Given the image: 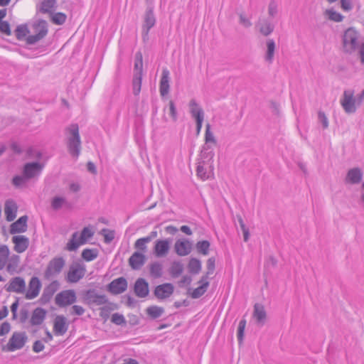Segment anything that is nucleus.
<instances>
[{
  "label": "nucleus",
  "mask_w": 364,
  "mask_h": 364,
  "mask_svg": "<svg viewBox=\"0 0 364 364\" xmlns=\"http://www.w3.org/2000/svg\"><path fill=\"white\" fill-rule=\"evenodd\" d=\"M214 152L213 151H206L205 150L201 152V161L198 163L197 167V176L203 181H205L213 178L214 166H213Z\"/></svg>",
  "instance_id": "1"
},
{
  "label": "nucleus",
  "mask_w": 364,
  "mask_h": 364,
  "mask_svg": "<svg viewBox=\"0 0 364 364\" xmlns=\"http://www.w3.org/2000/svg\"><path fill=\"white\" fill-rule=\"evenodd\" d=\"M94 235V231L91 227H85L80 233L76 232L72 235L71 239L66 245V249L68 251H75L80 246L85 244L89 239Z\"/></svg>",
  "instance_id": "2"
},
{
  "label": "nucleus",
  "mask_w": 364,
  "mask_h": 364,
  "mask_svg": "<svg viewBox=\"0 0 364 364\" xmlns=\"http://www.w3.org/2000/svg\"><path fill=\"white\" fill-rule=\"evenodd\" d=\"M19 257L13 255L10 256V251L6 245H0V269L6 267L8 271H12L18 266Z\"/></svg>",
  "instance_id": "3"
},
{
  "label": "nucleus",
  "mask_w": 364,
  "mask_h": 364,
  "mask_svg": "<svg viewBox=\"0 0 364 364\" xmlns=\"http://www.w3.org/2000/svg\"><path fill=\"white\" fill-rule=\"evenodd\" d=\"M31 33L27 38V44H34L43 39L48 33V28L44 21H39L32 26Z\"/></svg>",
  "instance_id": "4"
},
{
  "label": "nucleus",
  "mask_w": 364,
  "mask_h": 364,
  "mask_svg": "<svg viewBox=\"0 0 364 364\" xmlns=\"http://www.w3.org/2000/svg\"><path fill=\"white\" fill-rule=\"evenodd\" d=\"M358 40L357 31L353 28H348L344 33L343 37V49L346 53H352L355 50Z\"/></svg>",
  "instance_id": "5"
},
{
  "label": "nucleus",
  "mask_w": 364,
  "mask_h": 364,
  "mask_svg": "<svg viewBox=\"0 0 364 364\" xmlns=\"http://www.w3.org/2000/svg\"><path fill=\"white\" fill-rule=\"evenodd\" d=\"M70 134L68 142V147L70 153L77 156L80 153V140L79 136V128L77 124H72L68 128Z\"/></svg>",
  "instance_id": "6"
},
{
  "label": "nucleus",
  "mask_w": 364,
  "mask_h": 364,
  "mask_svg": "<svg viewBox=\"0 0 364 364\" xmlns=\"http://www.w3.org/2000/svg\"><path fill=\"white\" fill-rule=\"evenodd\" d=\"M77 296L74 290H64L58 293L55 297V304L60 307H65L74 304Z\"/></svg>",
  "instance_id": "7"
},
{
  "label": "nucleus",
  "mask_w": 364,
  "mask_h": 364,
  "mask_svg": "<svg viewBox=\"0 0 364 364\" xmlns=\"http://www.w3.org/2000/svg\"><path fill=\"white\" fill-rule=\"evenodd\" d=\"M341 105L346 112L350 114L356 111V102L354 97V92L346 90L343 92V98L341 100Z\"/></svg>",
  "instance_id": "8"
},
{
  "label": "nucleus",
  "mask_w": 364,
  "mask_h": 364,
  "mask_svg": "<svg viewBox=\"0 0 364 364\" xmlns=\"http://www.w3.org/2000/svg\"><path fill=\"white\" fill-rule=\"evenodd\" d=\"M85 272V266L80 264H75L70 267L68 272L67 280L70 283L77 282L84 277Z\"/></svg>",
  "instance_id": "9"
},
{
  "label": "nucleus",
  "mask_w": 364,
  "mask_h": 364,
  "mask_svg": "<svg viewBox=\"0 0 364 364\" xmlns=\"http://www.w3.org/2000/svg\"><path fill=\"white\" fill-rule=\"evenodd\" d=\"M189 106L191 113L196 121V134L198 136L202 128V124L204 117L203 112L194 100H191L190 102Z\"/></svg>",
  "instance_id": "10"
},
{
  "label": "nucleus",
  "mask_w": 364,
  "mask_h": 364,
  "mask_svg": "<svg viewBox=\"0 0 364 364\" xmlns=\"http://www.w3.org/2000/svg\"><path fill=\"white\" fill-rule=\"evenodd\" d=\"M43 167L42 164L28 163L23 167V174L28 179L36 177L41 173Z\"/></svg>",
  "instance_id": "11"
},
{
  "label": "nucleus",
  "mask_w": 364,
  "mask_h": 364,
  "mask_svg": "<svg viewBox=\"0 0 364 364\" xmlns=\"http://www.w3.org/2000/svg\"><path fill=\"white\" fill-rule=\"evenodd\" d=\"M41 289V283L38 278L33 277L31 279L28 289L26 292V298L33 299L37 297Z\"/></svg>",
  "instance_id": "12"
},
{
  "label": "nucleus",
  "mask_w": 364,
  "mask_h": 364,
  "mask_svg": "<svg viewBox=\"0 0 364 364\" xmlns=\"http://www.w3.org/2000/svg\"><path fill=\"white\" fill-rule=\"evenodd\" d=\"M26 337L24 333H14L8 343V350L14 351L21 348L26 342Z\"/></svg>",
  "instance_id": "13"
},
{
  "label": "nucleus",
  "mask_w": 364,
  "mask_h": 364,
  "mask_svg": "<svg viewBox=\"0 0 364 364\" xmlns=\"http://www.w3.org/2000/svg\"><path fill=\"white\" fill-rule=\"evenodd\" d=\"M170 250V241L166 240H158L155 242L154 252L157 257H162L167 255Z\"/></svg>",
  "instance_id": "14"
},
{
  "label": "nucleus",
  "mask_w": 364,
  "mask_h": 364,
  "mask_svg": "<svg viewBox=\"0 0 364 364\" xmlns=\"http://www.w3.org/2000/svg\"><path fill=\"white\" fill-rule=\"evenodd\" d=\"M173 289L174 287L171 284H163L155 288L154 295L159 299H164L169 297L173 294Z\"/></svg>",
  "instance_id": "15"
},
{
  "label": "nucleus",
  "mask_w": 364,
  "mask_h": 364,
  "mask_svg": "<svg viewBox=\"0 0 364 364\" xmlns=\"http://www.w3.org/2000/svg\"><path fill=\"white\" fill-rule=\"evenodd\" d=\"M14 243V249L18 253L24 252L28 247L29 240L24 235L14 236L11 239Z\"/></svg>",
  "instance_id": "16"
},
{
  "label": "nucleus",
  "mask_w": 364,
  "mask_h": 364,
  "mask_svg": "<svg viewBox=\"0 0 364 364\" xmlns=\"http://www.w3.org/2000/svg\"><path fill=\"white\" fill-rule=\"evenodd\" d=\"M127 280L123 277L116 279L109 284V290L114 294H119L124 292L127 289Z\"/></svg>",
  "instance_id": "17"
},
{
  "label": "nucleus",
  "mask_w": 364,
  "mask_h": 364,
  "mask_svg": "<svg viewBox=\"0 0 364 364\" xmlns=\"http://www.w3.org/2000/svg\"><path fill=\"white\" fill-rule=\"evenodd\" d=\"M65 265V261L63 258H54L52 259L47 268L46 274L49 276L58 274Z\"/></svg>",
  "instance_id": "18"
},
{
  "label": "nucleus",
  "mask_w": 364,
  "mask_h": 364,
  "mask_svg": "<svg viewBox=\"0 0 364 364\" xmlns=\"http://www.w3.org/2000/svg\"><path fill=\"white\" fill-rule=\"evenodd\" d=\"M68 330L66 319L63 316H57L53 323V332L57 336H62Z\"/></svg>",
  "instance_id": "19"
},
{
  "label": "nucleus",
  "mask_w": 364,
  "mask_h": 364,
  "mask_svg": "<svg viewBox=\"0 0 364 364\" xmlns=\"http://www.w3.org/2000/svg\"><path fill=\"white\" fill-rule=\"evenodd\" d=\"M174 247L178 255L186 256L191 252L192 245L187 240H179L175 243Z\"/></svg>",
  "instance_id": "20"
},
{
  "label": "nucleus",
  "mask_w": 364,
  "mask_h": 364,
  "mask_svg": "<svg viewBox=\"0 0 364 364\" xmlns=\"http://www.w3.org/2000/svg\"><path fill=\"white\" fill-rule=\"evenodd\" d=\"M149 284L144 279H139L134 284V292L137 296L144 298L149 294Z\"/></svg>",
  "instance_id": "21"
},
{
  "label": "nucleus",
  "mask_w": 364,
  "mask_h": 364,
  "mask_svg": "<svg viewBox=\"0 0 364 364\" xmlns=\"http://www.w3.org/2000/svg\"><path fill=\"white\" fill-rule=\"evenodd\" d=\"M146 257L142 252H136L129 258V265L134 269H139L145 262Z\"/></svg>",
  "instance_id": "22"
},
{
  "label": "nucleus",
  "mask_w": 364,
  "mask_h": 364,
  "mask_svg": "<svg viewBox=\"0 0 364 364\" xmlns=\"http://www.w3.org/2000/svg\"><path fill=\"white\" fill-rule=\"evenodd\" d=\"M26 284L23 279L21 277H15L13 279L7 288L9 291H14L21 293L25 290Z\"/></svg>",
  "instance_id": "23"
},
{
  "label": "nucleus",
  "mask_w": 364,
  "mask_h": 364,
  "mask_svg": "<svg viewBox=\"0 0 364 364\" xmlns=\"http://www.w3.org/2000/svg\"><path fill=\"white\" fill-rule=\"evenodd\" d=\"M18 207L12 200H8L5 203L4 213L8 221L14 220L16 217Z\"/></svg>",
  "instance_id": "24"
},
{
  "label": "nucleus",
  "mask_w": 364,
  "mask_h": 364,
  "mask_svg": "<svg viewBox=\"0 0 364 364\" xmlns=\"http://www.w3.org/2000/svg\"><path fill=\"white\" fill-rule=\"evenodd\" d=\"M27 228V217L22 216L17 221L11 225L10 232L11 234L23 232Z\"/></svg>",
  "instance_id": "25"
},
{
  "label": "nucleus",
  "mask_w": 364,
  "mask_h": 364,
  "mask_svg": "<svg viewBox=\"0 0 364 364\" xmlns=\"http://www.w3.org/2000/svg\"><path fill=\"white\" fill-rule=\"evenodd\" d=\"M169 91V72L167 69H164L160 82V93L165 96Z\"/></svg>",
  "instance_id": "26"
},
{
  "label": "nucleus",
  "mask_w": 364,
  "mask_h": 364,
  "mask_svg": "<svg viewBox=\"0 0 364 364\" xmlns=\"http://www.w3.org/2000/svg\"><path fill=\"white\" fill-rule=\"evenodd\" d=\"M46 311L41 309L37 308L36 309L31 315V323L32 325L37 326L41 324L46 317Z\"/></svg>",
  "instance_id": "27"
},
{
  "label": "nucleus",
  "mask_w": 364,
  "mask_h": 364,
  "mask_svg": "<svg viewBox=\"0 0 364 364\" xmlns=\"http://www.w3.org/2000/svg\"><path fill=\"white\" fill-rule=\"evenodd\" d=\"M156 236V232H152L151 235L136 240L134 243V247L142 253L145 252L146 250V245L151 240L152 237Z\"/></svg>",
  "instance_id": "28"
},
{
  "label": "nucleus",
  "mask_w": 364,
  "mask_h": 364,
  "mask_svg": "<svg viewBox=\"0 0 364 364\" xmlns=\"http://www.w3.org/2000/svg\"><path fill=\"white\" fill-rule=\"evenodd\" d=\"M31 31L27 25H20L15 30V34L17 39L24 41L27 43V38L29 37Z\"/></svg>",
  "instance_id": "29"
},
{
  "label": "nucleus",
  "mask_w": 364,
  "mask_h": 364,
  "mask_svg": "<svg viewBox=\"0 0 364 364\" xmlns=\"http://www.w3.org/2000/svg\"><path fill=\"white\" fill-rule=\"evenodd\" d=\"M199 283L200 286L193 289L191 292V296L193 298H198L202 296L206 291L209 285V282L206 278L202 279Z\"/></svg>",
  "instance_id": "30"
},
{
  "label": "nucleus",
  "mask_w": 364,
  "mask_h": 364,
  "mask_svg": "<svg viewBox=\"0 0 364 364\" xmlns=\"http://www.w3.org/2000/svg\"><path fill=\"white\" fill-rule=\"evenodd\" d=\"M362 176V172L359 168H353L348 171L346 179L351 183H356L361 181Z\"/></svg>",
  "instance_id": "31"
},
{
  "label": "nucleus",
  "mask_w": 364,
  "mask_h": 364,
  "mask_svg": "<svg viewBox=\"0 0 364 364\" xmlns=\"http://www.w3.org/2000/svg\"><path fill=\"white\" fill-rule=\"evenodd\" d=\"M55 5V0H43L39 6V11L43 14H52Z\"/></svg>",
  "instance_id": "32"
},
{
  "label": "nucleus",
  "mask_w": 364,
  "mask_h": 364,
  "mask_svg": "<svg viewBox=\"0 0 364 364\" xmlns=\"http://www.w3.org/2000/svg\"><path fill=\"white\" fill-rule=\"evenodd\" d=\"M254 316L258 322H263L266 318V312L264 306L256 304L254 306Z\"/></svg>",
  "instance_id": "33"
},
{
  "label": "nucleus",
  "mask_w": 364,
  "mask_h": 364,
  "mask_svg": "<svg viewBox=\"0 0 364 364\" xmlns=\"http://www.w3.org/2000/svg\"><path fill=\"white\" fill-rule=\"evenodd\" d=\"M98 256V250L97 249H85L82 252V257L87 262L95 259Z\"/></svg>",
  "instance_id": "34"
},
{
  "label": "nucleus",
  "mask_w": 364,
  "mask_h": 364,
  "mask_svg": "<svg viewBox=\"0 0 364 364\" xmlns=\"http://www.w3.org/2000/svg\"><path fill=\"white\" fill-rule=\"evenodd\" d=\"M164 309L157 306H151L146 309V312L149 316L152 318H159L164 313Z\"/></svg>",
  "instance_id": "35"
},
{
  "label": "nucleus",
  "mask_w": 364,
  "mask_h": 364,
  "mask_svg": "<svg viewBox=\"0 0 364 364\" xmlns=\"http://www.w3.org/2000/svg\"><path fill=\"white\" fill-rule=\"evenodd\" d=\"M67 19V16L65 14L62 12H58L55 14H50V21L53 23L55 25H62L63 24Z\"/></svg>",
  "instance_id": "36"
},
{
  "label": "nucleus",
  "mask_w": 364,
  "mask_h": 364,
  "mask_svg": "<svg viewBox=\"0 0 364 364\" xmlns=\"http://www.w3.org/2000/svg\"><path fill=\"white\" fill-rule=\"evenodd\" d=\"M143 70V57L140 52H138L135 56L134 71L135 75H142Z\"/></svg>",
  "instance_id": "37"
},
{
  "label": "nucleus",
  "mask_w": 364,
  "mask_h": 364,
  "mask_svg": "<svg viewBox=\"0 0 364 364\" xmlns=\"http://www.w3.org/2000/svg\"><path fill=\"white\" fill-rule=\"evenodd\" d=\"M155 18L154 16L152 11H149L146 14L145 21H144V28L146 29V32L149 31L151 28H152L155 24Z\"/></svg>",
  "instance_id": "38"
},
{
  "label": "nucleus",
  "mask_w": 364,
  "mask_h": 364,
  "mask_svg": "<svg viewBox=\"0 0 364 364\" xmlns=\"http://www.w3.org/2000/svg\"><path fill=\"white\" fill-rule=\"evenodd\" d=\"M201 269V264L198 259L193 258L189 261L188 269L191 273H198Z\"/></svg>",
  "instance_id": "39"
},
{
  "label": "nucleus",
  "mask_w": 364,
  "mask_h": 364,
  "mask_svg": "<svg viewBox=\"0 0 364 364\" xmlns=\"http://www.w3.org/2000/svg\"><path fill=\"white\" fill-rule=\"evenodd\" d=\"M142 75H135L133 79V92L138 95L141 91Z\"/></svg>",
  "instance_id": "40"
},
{
  "label": "nucleus",
  "mask_w": 364,
  "mask_h": 364,
  "mask_svg": "<svg viewBox=\"0 0 364 364\" xmlns=\"http://www.w3.org/2000/svg\"><path fill=\"white\" fill-rule=\"evenodd\" d=\"M205 144H216V140L213 132L210 130V125L208 123L205 126Z\"/></svg>",
  "instance_id": "41"
},
{
  "label": "nucleus",
  "mask_w": 364,
  "mask_h": 364,
  "mask_svg": "<svg viewBox=\"0 0 364 364\" xmlns=\"http://www.w3.org/2000/svg\"><path fill=\"white\" fill-rule=\"evenodd\" d=\"M183 267L179 262H173L171 267L170 272L172 276L178 277L183 272Z\"/></svg>",
  "instance_id": "42"
},
{
  "label": "nucleus",
  "mask_w": 364,
  "mask_h": 364,
  "mask_svg": "<svg viewBox=\"0 0 364 364\" xmlns=\"http://www.w3.org/2000/svg\"><path fill=\"white\" fill-rule=\"evenodd\" d=\"M162 267L159 263H154L150 266V273L154 277H159L161 275Z\"/></svg>",
  "instance_id": "43"
},
{
  "label": "nucleus",
  "mask_w": 364,
  "mask_h": 364,
  "mask_svg": "<svg viewBox=\"0 0 364 364\" xmlns=\"http://www.w3.org/2000/svg\"><path fill=\"white\" fill-rule=\"evenodd\" d=\"M66 204V200L62 197H55L51 202V206L53 209L58 210Z\"/></svg>",
  "instance_id": "44"
},
{
  "label": "nucleus",
  "mask_w": 364,
  "mask_h": 364,
  "mask_svg": "<svg viewBox=\"0 0 364 364\" xmlns=\"http://www.w3.org/2000/svg\"><path fill=\"white\" fill-rule=\"evenodd\" d=\"M196 247L199 252L206 255L208 253L210 243L206 240L200 241L197 243Z\"/></svg>",
  "instance_id": "45"
},
{
  "label": "nucleus",
  "mask_w": 364,
  "mask_h": 364,
  "mask_svg": "<svg viewBox=\"0 0 364 364\" xmlns=\"http://www.w3.org/2000/svg\"><path fill=\"white\" fill-rule=\"evenodd\" d=\"M326 14L328 16V18L336 21V22H340L343 19V16L333 10H327L326 11Z\"/></svg>",
  "instance_id": "46"
},
{
  "label": "nucleus",
  "mask_w": 364,
  "mask_h": 364,
  "mask_svg": "<svg viewBox=\"0 0 364 364\" xmlns=\"http://www.w3.org/2000/svg\"><path fill=\"white\" fill-rule=\"evenodd\" d=\"M267 59L269 61H272L273 56H274L275 44H274V42L273 40H269L267 41Z\"/></svg>",
  "instance_id": "47"
},
{
  "label": "nucleus",
  "mask_w": 364,
  "mask_h": 364,
  "mask_svg": "<svg viewBox=\"0 0 364 364\" xmlns=\"http://www.w3.org/2000/svg\"><path fill=\"white\" fill-rule=\"evenodd\" d=\"M246 321L245 319L241 320L239 323L237 329V338L240 342L242 341Z\"/></svg>",
  "instance_id": "48"
},
{
  "label": "nucleus",
  "mask_w": 364,
  "mask_h": 364,
  "mask_svg": "<svg viewBox=\"0 0 364 364\" xmlns=\"http://www.w3.org/2000/svg\"><path fill=\"white\" fill-rule=\"evenodd\" d=\"M101 234L103 235L105 242H110L114 237V231L107 229H103Z\"/></svg>",
  "instance_id": "49"
},
{
  "label": "nucleus",
  "mask_w": 364,
  "mask_h": 364,
  "mask_svg": "<svg viewBox=\"0 0 364 364\" xmlns=\"http://www.w3.org/2000/svg\"><path fill=\"white\" fill-rule=\"evenodd\" d=\"M111 321L117 325H122L126 322L124 317L119 314H114L112 316Z\"/></svg>",
  "instance_id": "50"
},
{
  "label": "nucleus",
  "mask_w": 364,
  "mask_h": 364,
  "mask_svg": "<svg viewBox=\"0 0 364 364\" xmlns=\"http://www.w3.org/2000/svg\"><path fill=\"white\" fill-rule=\"evenodd\" d=\"M0 31L7 36L11 35L10 26L7 21H0Z\"/></svg>",
  "instance_id": "51"
},
{
  "label": "nucleus",
  "mask_w": 364,
  "mask_h": 364,
  "mask_svg": "<svg viewBox=\"0 0 364 364\" xmlns=\"http://www.w3.org/2000/svg\"><path fill=\"white\" fill-rule=\"evenodd\" d=\"M259 30L264 36H268L272 32L273 27L269 23H265L260 27Z\"/></svg>",
  "instance_id": "52"
},
{
  "label": "nucleus",
  "mask_w": 364,
  "mask_h": 364,
  "mask_svg": "<svg viewBox=\"0 0 364 364\" xmlns=\"http://www.w3.org/2000/svg\"><path fill=\"white\" fill-rule=\"evenodd\" d=\"M10 324L8 322H4L0 324V336H4L10 331Z\"/></svg>",
  "instance_id": "53"
},
{
  "label": "nucleus",
  "mask_w": 364,
  "mask_h": 364,
  "mask_svg": "<svg viewBox=\"0 0 364 364\" xmlns=\"http://www.w3.org/2000/svg\"><path fill=\"white\" fill-rule=\"evenodd\" d=\"M26 179L27 178L24 177V175L23 176H15L13 178V183L16 186H21L26 183Z\"/></svg>",
  "instance_id": "54"
},
{
  "label": "nucleus",
  "mask_w": 364,
  "mask_h": 364,
  "mask_svg": "<svg viewBox=\"0 0 364 364\" xmlns=\"http://www.w3.org/2000/svg\"><path fill=\"white\" fill-rule=\"evenodd\" d=\"M71 310H72L73 314L77 315V316H81L85 313V309L82 306H79V305L73 306Z\"/></svg>",
  "instance_id": "55"
},
{
  "label": "nucleus",
  "mask_w": 364,
  "mask_h": 364,
  "mask_svg": "<svg viewBox=\"0 0 364 364\" xmlns=\"http://www.w3.org/2000/svg\"><path fill=\"white\" fill-rule=\"evenodd\" d=\"M169 112H170V115L171 116L173 119L176 120L177 112H176V107H175L173 101L169 102Z\"/></svg>",
  "instance_id": "56"
},
{
  "label": "nucleus",
  "mask_w": 364,
  "mask_h": 364,
  "mask_svg": "<svg viewBox=\"0 0 364 364\" xmlns=\"http://www.w3.org/2000/svg\"><path fill=\"white\" fill-rule=\"evenodd\" d=\"M240 227H241V229L243 232L244 240L245 242H247L249 239V231H248L247 228L245 227V225L243 223V220L242 219H240Z\"/></svg>",
  "instance_id": "57"
},
{
  "label": "nucleus",
  "mask_w": 364,
  "mask_h": 364,
  "mask_svg": "<svg viewBox=\"0 0 364 364\" xmlns=\"http://www.w3.org/2000/svg\"><path fill=\"white\" fill-rule=\"evenodd\" d=\"M33 349L36 353H39L44 349V345L42 341H37L34 343Z\"/></svg>",
  "instance_id": "58"
},
{
  "label": "nucleus",
  "mask_w": 364,
  "mask_h": 364,
  "mask_svg": "<svg viewBox=\"0 0 364 364\" xmlns=\"http://www.w3.org/2000/svg\"><path fill=\"white\" fill-rule=\"evenodd\" d=\"M113 309L114 308H111L109 306H103L100 309V316L102 318H106L108 316L109 311Z\"/></svg>",
  "instance_id": "59"
},
{
  "label": "nucleus",
  "mask_w": 364,
  "mask_h": 364,
  "mask_svg": "<svg viewBox=\"0 0 364 364\" xmlns=\"http://www.w3.org/2000/svg\"><path fill=\"white\" fill-rule=\"evenodd\" d=\"M341 8L344 11H349L351 9V4L350 0H341Z\"/></svg>",
  "instance_id": "60"
},
{
  "label": "nucleus",
  "mask_w": 364,
  "mask_h": 364,
  "mask_svg": "<svg viewBox=\"0 0 364 364\" xmlns=\"http://www.w3.org/2000/svg\"><path fill=\"white\" fill-rule=\"evenodd\" d=\"M277 11V6L274 3H271L269 6V14L273 16Z\"/></svg>",
  "instance_id": "61"
},
{
  "label": "nucleus",
  "mask_w": 364,
  "mask_h": 364,
  "mask_svg": "<svg viewBox=\"0 0 364 364\" xmlns=\"http://www.w3.org/2000/svg\"><path fill=\"white\" fill-rule=\"evenodd\" d=\"M359 55L361 63L364 64V43H363L359 48Z\"/></svg>",
  "instance_id": "62"
},
{
  "label": "nucleus",
  "mask_w": 364,
  "mask_h": 364,
  "mask_svg": "<svg viewBox=\"0 0 364 364\" xmlns=\"http://www.w3.org/2000/svg\"><path fill=\"white\" fill-rule=\"evenodd\" d=\"M207 265H208V269L213 270L215 267V259L213 258L208 259Z\"/></svg>",
  "instance_id": "63"
},
{
  "label": "nucleus",
  "mask_w": 364,
  "mask_h": 364,
  "mask_svg": "<svg viewBox=\"0 0 364 364\" xmlns=\"http://www.w3.org/2000/svg\"><path fill=\"white\" fill-rule=\"evenodd\" d=\"M123 364H139V363L134 359L129 358L124 360Z\"/></svg>",
  "instance_id": "64"
}]
</instances>
